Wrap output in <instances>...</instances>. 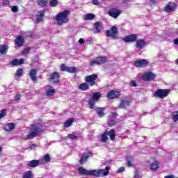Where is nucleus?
Instances as JSON below:
<instances>
[{"label":"nucleus","instance_id":"nucleus-1","mask_svg":"<svg viewBox=\"0 0 178 178\" xmlns=\"http://www.w3.org/2000/svg\"><path fill=\"white\" fill-rule=\"evenodd\" d=\"M78 172H80L81 176H95V177H102L109 175V167H106V170L100 169L90 170L89 171L83 167H80L78 168Z\"/></svg>","mask_w":178,"mask_h":178},{"label":"nucleus","instance_id":"nucleus-2","mask_svg":"<svg viewBox=\"0 0 178 178\" xmlns=\"http://www.w3.org/2000/svg\"><path fill=\"white\" fill-rule=\"evenodd\" d=\"M42 127V123L41 122H35L30 127L31 132L26 136V140H33L35 137L41 136L44 133V129Z\"/></svg>","mask_w":178,"mask_h":178},{"label":"nucleus","instance_id":"nucleus-3","mask_svg":"<svg viewBox=\"0 0 178 178\" xmlns=\"http://www.w3.org/2000/svg\"><path fill=\"white\" fill-rule=\"evenodd\" d=\"M69 13H70V10H65L56 15L55 19L57 22L58 26H63V24L69 23L70 20V18H69Z\"/></svg>","mask_w":178,"mask_h":178},{"label":"nucleus","instance_id":"nucleus-4","mask_svg":"<svg viewBox=\"0 0 178 178\" xmlns=\"http://www.w3.org/2000/svg\"><path fill=\"white\" fill-rule=\"evenodd\" d=\"M169 92H170L169 89H158L153 93V96L163 99L169 95Z\"/></svg>","mask_w":178,"mask_h":178},{"label":"nucleus","instance_id":"nucleus-5","mask_svg":"<svg viewBox=\"0 0 178 178\" xmlns=\"http://www.w3.org/2000/svg\"><path fill=\"white\" fill-rule=\"evenodd\" d=\"M98 79V75L96 74H93L91 75H88L85 77V81L87 83L90 87H94L97 84V79Z\"/></svg>","mask_w":178,"mask_h":178},{"label":"nucleus","instance_id":"nucleus-6","mask_svg":"<svg viewBox=\"0 0 178 178\" xmlns=\"http://www.w3.org/2000/svg\"><path fill=\"white\" fill-rule=\"evenodd\" d=\"M108 61V57L106 56H99L97 57L95 59L90 61L89 65L90 66H94L95 65H103V63H106Z\"/></svg>","mask_w":178,"mask_h":178},{"label":"nucleus","instance_id":"nucleus-7","mask_svg":"<svg viewBox=\"0 0 178 178\" xmlns=\"http://www.w3.org/2000/svg\"><path fill=\"white\" fill-rule=\"evenodd\" d=\"M105 33L107 37H111L112 38H118L119 37V31L115 26H111V30H107Z\"/></svg>","mask_w":178,"mask_h":178},{"label":"nucleus","instance_id":"nucleus-8","mask_svg":"<svg viewBox=\"0 0 178 178\" xmlns=\"http://www.w3.org/2000/svg\"><path fill=\"white\" fill-rule=\"evenodd\" d=\"M49 83L55 84L60 81V73L58 72H54L50 74V78L49 79Z\"/></svg>","mask_w":178,"mask_h":178},{"label":"nucleus","instance_id":"nucleus-9","mask_svg":"<svg viewBox=\"0 0 178 178\" xmlns=\"http://www.w3.org/2000/svg\"><path fill=\"white\" fill-rule=\"evenodd\" d=\"M176 8H177V3L173 1H170L164 7L163 10L165 13H172V12H175V10H176Z\"/></svg>","mask_w":178,"mask_h":178},{"label":"nucleus","instance_id":"nucleus-10","mask_svg":"<svg viewBox=\"0 0 178 178\" xmlns=\"http://www.w3.org/2000/svg\"><path fill=\"white\" fill-rule=\"evenodd\" d=\"M130 105H131V100L130 99H122L118 104V108L120 109H127Z\"/></svg>","mask_w":178,"mask_h":178},{"label":"nucleus","instance_id":"nucleus-11","mask_svg":"<svg viewBox=\"0 0 178 178\" xmlns=\"http://www.w3.org/2000/svg\"><path fill=\"white\" fill-rule=\"evenodd\" d=\"M108 16H111V17H113L114 19H118L120 15H122V10L114 8H111L108 11Z\"/></svg>","mask_w":178,"mask_h":178},{"label":"nucleus","instance_id":"nucleus-12","mask_svg":"<svg viewBox=\"0 0 178 178\" xmlns=\"http://www.w3.org/2000/svg\"><path fill=\"white\" fill-rule=\"evenodd\" d=\"M61 72H67L68 73H76L77 68L76 67H67L65 64H62L60 67Z\"/></svg>","mask_w":178,"mask_h":178},{"label":"nucleus","instance_id":"nucleus-13","mask_svg":"<svg viewBox=\"0 0 178 178\" xmlns=\"http://www.w3.org/2000/svg\"><path fill=\"white\" fill-rule=\"evenodd\" d=\"M149 65V62L145 59L137 60L134 62V66L136 67H145Z\"/></svg>","mask_w":178,"mask_h":178},{"label":"nucleus","instance_id":"nucleus-14","mask_svg":"<svg viewBox=\"0 0 178 178\" xmlns=\"http://www.w3.org/2000/svg\"><path fill=\"white\" fill-rule=\"evenodd\" d=\"M120 97V92L117 90H110L106 95L108 99H115V98H119Z\"/></svg>","mask_w":178,"mask_h":178},{"label":"nucleus","instance_id":"nucleus-15","mask_svg":"<svg viewBox=\"0 0 178 178\" xmlns=\"http://www.w3.org/2000/svg\"><path fill=\"white\" fill-rule=\"evenodd\" d=\"M92 155V152H88L86 153H83L81 158L79 159V163L81 165H83V163H86L87 161H88V159Z\"/></svg>","mask_w":178,"mask_h":178},{"label":"nucleus","instance_id":"nucleus-16","mask_svg":"<svg viewBox=\"0 0 178 178\" xmlns=\"http://www.w3.org/2000/svg\"><path fill=\"white\" fill-rule=\"evenodd\" d=\"M137 34H130L123 38L124 42H136L137 41Z\"/></svg>","mask_w":178,"mask_h":178},{"label":"nucleus","instance_id":"nucleus-17","mask_svg":"<svg viewBox=\"0 0 178 178\" xmlns=\"http://www.w3.org/2000/svg\"><path fill=\"white\" fill-rule=\"evenodd\" d=\"M155 77L156 76L155 74H154V72H148L147 73L143 75V80H145V81H151V80H154Z\"/></svg>","mask_w":178,"mask_h":178},{"label":"nucleus","instance_id":"nucleus-18","mask_svg":"<svg viewBox=\"0 0 178 178\" xmlns=\"http://www.w3.org/2000/svg\"><path fill=\"white\" fill-rule=\"evenodd\" d=\"M15 47H18V48L22 47L24 44V38L22 35H19L15 38Z\"/></svg>","mask_w":178,"mask_h":178},{"label":"nucleus","instance_id":"nucleus-19","mask_svg":"<svg viewBox=\"0 0 178 178\" xmlns=\"http://www.w3.org/2000/svg\"><path fill=\"white\" fill-rule=\"evenodd\" d=\"M44 17H45V10L38 11V14L36 15L35 23H41Z\"/></svg>","mask_w":178,"mask_h":178},{"label":"nucleus","instance_id":"nucleus-20","mask_svg":"<svg viewBox=\"0 0 178 178\" xmlns=\"http://www.w3.org/2000/svg\"><path fill=\"white\" fill-rule=\"evenodd\" d=\"M105 111H106V108L104 107L95 108V111L96 112L97 115H98L99 118H104V116H105Z\"/></svg>","mask_w":178,"mask_h":178},{"label":"nucleus","instance_id":"nucleus-21","mask_svg":"<svg viewBox=\"0 0 178 178\" xmlns=\"http://www.w3.org/2000/svg\"><path fill=\"white\" fill-rule=\"evenodd\" d=\"M29 76L31 78V79L32 80V81H33V83H36V81H37V70L31 69L29 71Z\"/></svg>","mask_w":178,"mask_h":178},{"label":"nucleus","instance_id":"nucleus-22","mask_svg":"<svg viewBox=\"0 0 178 178\" xmlns=\"http://www.w3.org/2000/svg\"><path fill=\"white\" fill-rule=\"evenodd\" d=\"M147 45V42L143 39L136 40V48H138L139 49H143L144 47Z\"/></svg>","mask_w":178,"mask_h":178},{"label":"nucleus","instance_id":"nucleus-23","mask_svg":"<svg viewBox=\"0 0 178 178\" xmlns=\"http://www.w3.org/2000/svg\"><path fill=\"white\" fill-rule=\"evenodd\" d=\"M10 65H12V66H20V65H24V58H20L19 60L15 58L11 61Z\"/></svg>","mask_w":178,"mask_h":178},{"label":"nucleus","instance_id":"nucleus-24","mask_svg":"<svg viewBox=\"0 0 178 178\" xmlns=\"http://www.w3.org/2000/svg\"><path fill=\"white\" fill-rule=\"evenodd\" d=\"M15 129H16V124L13 122L8 123L3 127L5 131H12V130H15Z\"/></svg>","mask_w":178,"mask_h":178},{"label":"nucleus","instance_id":"nucleus-25","mask_svg":"<svg viewBox=\"0 0 178 178\" xmlns=\"http://www.w3.org/2000/svg\"><path fill=\"white\" fill-rule=\"evenodd\" d=\"M106 132L107 133V136L110 137V140L115 141V138H116V131L115 129H111L109 131H106Z\"/></svg>","mask_w":178,"mask_h":178},{"label":"nucleus","instance_id":"nucleus-26","mask_svg":"<svg viewBox=\"0 0 178 178\" xmlns=\"http://www.w3.org/2000/svg\"><path fill=\"white\" fill-rule=\"evenodd\" d=\"M40 165V161L38 160H32V161H29L27 163V166L29 168H37V166H38Z\"/></svg>","mask_w":178,"mask_h":178},{"label":"nucleus","instance_id":"nucleus-27","mask_svg":"<svg viewBox=\"0 0 178 178\" xmlns=\"http://www.w3.org/2000/svg\"><path fill=\"white\" fill-rule=\"evenodd\" d=\"M91 86L87 83L84 82L79 85V88L81 91H87V90H90Z\"/></svg>","mask_w":178,"mask_h":178},{"label":"nucleus","instance_id":"nucleus-28","mask_svg":"<svg viewBox=\"0 0 178 178\" xmlns=\"http://www.w3.org/2000/svg\"><path fill=\"white\" fill-rule=\"evenodd\" d=\"M8 49H9V47H8V44H3L0 47V54L1 55H6V53L8 52Z\"/></svg>","mask_w":178,"mask_h":178},{"label":"nucleus","instance_id":"nucleus-29","mask_svg":"<svg viewBox=\"0 0 178 178\" xmlns=\"http://www.w3.org/2000/svg\"><path fill=\"white\" fill-rule=\"evenodd\" d=\"M102 97V94L99 92H93L92 95V98L90 99H92V101H98L99 98Z\"/></svg>","mask_w":178,"mask_h":178},{"label":"nucleus","instance_id":"nucleus-30","mask_svg":"<svg viewBox=\"0 0 178 178\" xmlns=\"http://www.w3.org/2000/svg\"><path fill=\"white\" fill-rule=\"evenodd\" d=\"M151 170L156 171L159 169V163L156 161L154 163H152L150 165Z\"/></svg>","mask_w":178,"mask_h":178},{"label":"nucleus","instance_id":"nucleus-31","mask_svg":"<svg viewBox=\"0 0 178 178\" xmlns=\"http://www.w3.org/2000/svg\"><path fill=\"white\" fill-rule=\"evenodd\" d=\"M22 178H34V175L33 174V171L29 170L24 173Z\"/></svg>","mask_w":178,"mask_h":178},{"label":"nucleus","instance_id":"nucleus-32","mask_svg":"<svg viewBox=\"0 0 178 178\" xmlns=\"http://www.w3.org/2000/svg\"><path fill=\"white\" fill-rule=\"evenodd\" d=\"M73 122H74V118H72L67 120L63 124L64 127H70L72 124H73Z\"/></svg>","mask_w":178,"mask_h":178},{"label":"nucleus","instance_id":"nucleus-33","mask_svg":"<svg viewBox=\"0 0 178 178\" xmlns=\"http://www.w3.org/2000/svg\"><path fill=\"white\" fill-rule=\"evenodd\" d=\"M95 29V33H101V22H95L93 24Z\"/></svg>","mask_w":178,"mask_h":178},{"label":"nucleus","instance_id":"nucleus-34","mask_svg":"<svg viewBox=\"0 0 178 178\" xmlns=\"http://www.w3.org/2000/svg\"><path fill=\"white\" fill-rule=\"evenodd\" d=\"M55 94V89L52 86H49V88L47 90V96L52 97Z\"/></svg>","mask_w":178,"mask_h":178},{"label":"nucleus","instance_id":"nucleus-35","mask_svg":"<svg viewBox=\"0 0 178 178\" xmlns=\"http://www.w3.org/2000/svg\"><path fill=\"white\" fill-rule=\"evenodd\" d=\"M108 140V134L106 131L102 135L101 141L102 143H106Z\"/></svg>","mask_w":178,"mask_h":178},{"label":"nucleus","instance_id":"nucleus-36","mask_svg":"<svg viewBox=\"0 0 178 178\" xmlns=\"http://www.w3.org/2000/svg\"><path fill=\"white\" fill-rule=\"evenodd\" d=\"M90 109H95V101L90 99L88 103Z\"/></svg>","mask_w":178,"mask_h":178},{"label":"nucleus","instance_id":"nucleus-37","mask_svg":"<svg viewBox=\"0 0 178 178\" xmlns=\"http://www.w3.org/2000/svg\"><path fill=\"white\" fill-rule=\"evenodd\" d=\"M22 74H23V69L18 68L15 73V76L18 78H20L22 77Z\"/></svg>","mask_w":178,"mask_h":178},{"label":"nucleus","instance_id":"nucleus-38","mask_svg":"<svg viewBox=\"0 0 178 178\" xmlns=\"http://www.w3.org/2000/svg\"><path fill=\"white\" fill-rule=\"evenodd\" d=\"M93 19H95V15L92 13H89L86 15V20H92Z\"/></svg>","mask_w":178,"mask_h":178},{"label":"nucleus","instance_id":"nucleus-39","mask_svg":"<svg viewBox=\"0 0 178 178\" xmlns=\"http://www.w3.org/2000/svg\"><path fill=\"white\" fill-rule=\"evenodd\" d=\"M43 160L46 162V163H49L51 162V156L49 154H45L43 157Z\"/></svg>","mask_w":178,"mask_h":178},{"label":"nucleus","instance_id":"nucleus-40","mask_svg":"<svg viewBox=\"0 0 178 178\" xmlns=\"http://www.w3.org/2000/svg\"><path fill=\"white\" fill-rule=\"evenodd\" d=\"M133 159V157L128 156L127 157V166L129 168H131L133 166V163H131V160Z\"/></svg>","mask_w":178,"mask_h":178},{"label":"nucleus","instance_id":"nucleus-41","mask_svg":"<svg viewBox=\"0 0 178 178\" xmlns=\"http://www.w3.org/2000/svg\"><path fill=\"white\" fill-rule=\"evenodd\" d=\"M31 50V47H26L22 51V55H27L30 54V51Z\"/></svg>","mask_w":178,"mask_h":178},{"label":"nucleus","instance_id":"nucleus-42","mask_svg":"<svg viewBox=\"0 0 178 178\" xmlns=\"http://www.w3.org/2000/svg\"><path fill=\"white\" fill-rule=\"evenodd\" d=\"M172 120L174 122H177L178 121V111H174L172 113Z\"/></svg>","mask_w":178,"mask_h":178},{"label":"nucleus","instance_id":"nucleus-43","mask_svg":"<svg viewBox=\"0 0 178 178\" xmlns=\"http://www.w3.org/2000/svg\"><path fill=\"white\" fill-rule=\"evenodd\" d=\"M38 5H39V6H42V8H45V6H47V1H38Z\"/></svg>","mask_w":178,"mask_h":178},{"label":"nucleus","instance_id":"nucleus-44","mask_svg":"<svg viewBox=\"0 0 178 178\" xmlns=\"http://www.w3.org/2000/svg\"><path fill=\"white\" fill-rule=\"evenodd\" d=\"M115 125H116V120L111 119L108 120V126H110V127H112Z\"/></svg>","mask_w":178,"mask_h":178},{"label":"nucleus","instance_id":"nucleus-45","mask_svg":"<svg viewBox=\"0 0 178 178\" xmlns=\"http://www.w3.org/2000/svg\"><path fill=\"white\" fill-rule=\"evenodd\" d=\"M5 116H6V109H2L0 113V119L5 118Z\"/></svg>","mask_w":178,"mask_h":178},{"label":"nucleus","instance_id":"nucleus-46","mask_svg":"<svg viewBox=\"0 0 178 178\" xmlns=\"http://www.w3.org/2000/svg\"><path fill=\"white\" fill-rule=\"evenodd\" d=\"M67 137L70 139V140H76V138H77V136L74 135V134H69L67 135Z\"/></svg>","mask_w":178,"mask_h":178},{"label":"nucleus","instance_id":"nucleus-47","mask_svg":"<svg viewBox=\"0 0 178 178\" xmlns=\"http://www.w3.org/2000/svg\"><path fill=\"white\" fill-rule=\"evenodd\" d=\"M49 5L50 6L55 7L58 5V1H50Z\"/></svg>","mask_w":178,"mask_h":178},{"label":"nucleus","instance_id":"nucleus-48","mask_svg":"<svg viewBox=\"0 0 178 178\" xmlns=\"http://www.w3.org/2000/svg\"><path fill=\"white\" fill-rule=\"evenodd\" d=\"M11 10H12V12H13V13H16L19 12V8H17V6H14L12 7Z\"/></svg>","mask_w":178,"mask_h":178},{"label":"nucleus","instance_id":"nucleus-49","mask_svg":"<svg viewBox=\"0 0 178 178\" xmlns=\"http://www.w3.org/2000/svg\"><path fill=\"white\" fill-rule=\"evenodd\" d=\"M20 98H22V95L17 94V95H16V96L15 97L14 101H15V102H17V101H19Z\"/></svg>","mask_w":178,"mask_h":178},{"label":"nucleus","instance_id":"nucleus-50","mask_svg":"<svg viewBox=\"0 0 178 178\" xmlns=\"http://www.w3.org/2000/svg\"><path fill=\"white\" fill-rule=\"evenodd\" d=\"M142 177L140 176L138 170H136L135 171V174H134V178H141Z\"/></svg>","mask_w":178,"mask_h":178},{"label":"nucleus","instance_id":"nucleus-51","mask_svg":"<svg viewBox=\"0 0 178 178\" xmlns=\"http://www.w3.org/2000/svg\"><path fill=\"white\" fill-rule=\"evenodd\" d=\"M124 167H120L118 171H117V173H122V172H124Z\"/></svg>","mask_w":178,"mask_h":178},{"label":"nucleus","instance_id":"nucleus-52","mask_svg":"<svg viewBox=\"0 0 178 178\" xmlns=\"http://www.w3.org/2000/svg\"><path fill=\"white\" fill-rule=\"evenodd\" d=\"M130 85L131 87H137V83H136L135 81H131Z\"/></svg>","mask_w":178,"mask_h":178},{"label":"nucleus","instance_id":"nucleus-53","mask_svg":"<svg viewBox=\"0 0 178 178\" xmlns=\"http://www.w3.org/2000/svg\"><path fill=\"white\" fill-rule=\"evenodd\" d=\"M30 148L31 149H35V148H37V145L32 143L30 145Z\"/></svg>","mask_w":178,"mask_h":178},{"label":"nucleus","instance_id":"nucleus-54","mask_svg":"<svg viewBox=\"0 0 178 178\" xmlns=\"http://www.w3.org/2000/svg\"><path fill=\"white\" fill-rule=\"evenodd\" d=\"M93 5H99V1H92Z\"/></svg>","mask_w":178,"mask_h":178},{"label":"nucleus","instance_id":"nucleus-55","mask_svg":"<svg viewBox=\"0 0 178 178\" xmlns=\"http://www.w3.org/2000/svg\"><path fill=\"white\" fill-rule=\"evenodd\" d=\"M164 178H175V175H167Z\"/></svg>","mask_w":178,"mask_h":178},{"label":"nucleus","instance_id":"nucleus-56","mask_svg":"<svg viewBox=\"0 0 178 178\" xmlns=\"http://www.w3.org/2000/svg\"><path fill=\"white\" fill-rule=\"evenodd\" d=\"M79 44H84V39L80 38L79 40Z\"/></svg>","mask_w":178,"mask_h":178},{"label":"nucleus","instance_id":"nucleus-57","mask_svg":"<svg viewBox=\"0 0 178 178\" xmlns=\"http://www.w3.org/2000/svg\"><path fill=\"white\" fill-rule=\"evenodd\" d=\"M174 44H175V45H178V38L175 39Z\"/></svg>","mask_w":178,"mask_h":178},{"label":"nucleus","instance_id":"nucleus-58","mask_svg":"<svg viewBox=\"0 0 178 178\" xmlns=\"http://www.w3.org/2000/svg\"><path fill=\"white\" fill-rule=\"evenodd\" d=\"M113 118H116V113L113 112L111 113Z\"/></svg>","mask_w":178,"mask_h":178},{"label":"nucleus","instance_id":"nucleus-59","mask_svg":"<svg viewBox=\"0 0 178 178\" xmlns=\"http://www.w3.org/2000/svg\"><path fill=\"white\" fill-rule=\"evenodd\" d=\"M2 149H3L2 146H0V153L2 152Z\"/></svg>","mask_w":178,"mask_h":178},{"label":"nucleus","instance_id":"nucleus-60","mask_svg":"<svg viewBox=\"0 0 178 178\" xmlns=\"http://www.w3.org/2000/svg\"><path fill=\"white\" fill-rule=\"evenodd\" d=\"M51 1H56V0H51Z\"/></svg>","mask_w":178,"mask_h":178},{"label":"nucleus","instance_id":"nucleus-61","mask_svg":"<svg viewBox=\"0 0 178 178\" xmlns=\"http://www.w3.org/2000/svg\"><path fill=\"white\" fill-rule=\"evenodd\" d=\"M93 1H97V0H93Z\"/></svg>","mask_w":178,"mask_h":178}]
</instances>
